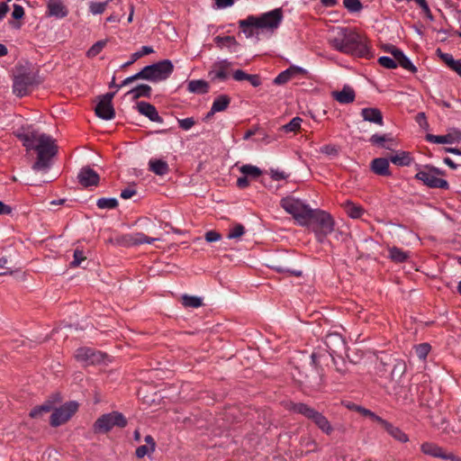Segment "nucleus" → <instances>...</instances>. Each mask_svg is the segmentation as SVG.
I'll return each mask as SVG.
<instances>
[{
	"instance_id": "1",
	"label": "nucleus",
	"mask_w": 461,
	"mask_h": 461,
	"mask_svg": "<svg viewBox=\"0 0 461 461\" xmlns=\"http://www.w3.org/2000/svg\"><path fill=\"white\" fill-rule=\"evenodd\" d=\"M329 44L337 51L359 58H368L370 48L366 39L348 27H333L329 31Z\"/></svg>"
},
{
	"instance_id": "2",
	"label": "nucleus",
	"mask_w": 461,
	"mask_h": 461,
	"mask_svg": "<svg viewBox=\"0 0 461 461\" xmlns=\"http://www.w3.org/2000/svg\"><path fill=\"white\" fill-rule=\"evenodd\" d=\"M18 138L27 150L37 152V160L32 166L34 170L46 169L50 167L51 158L57 153V146L51 136L34 130H28L19 133Z\"/></svg>"
},
{
	"instance_id": "3",
	"label": "nucleus",
	"mask_w": 461,
	"mask_h": 461,
	"mask_svg": "<svg viewBox=\"0 0 461 461\" xmlns=\"http://www.w3.org/2000/svg\"><path fill=\"white\" fill-rule=\"evenodd\" d=\"M283 20L282 9L276 8L259 16L249 15L239 22V26L247 38L258 36L260 32L273 33Z\"/></svg>"
},
{
	"instance_id": "4",
	"label": "nucleus",
	"mask_w": 461,
	"mask_h": 461,
	"mask_svg": "<svg viewBox=\"0 0 461 461\" xmlns=\"http://www.w3.org/2000/svg\"><path fill=\"white\" fill-rule=\"evenodd\" d=\"M280 204L287 213L293 215L294 220L301 226H307L310 224L313 210L311 209L308 204H305L300 199L291 196L283 198Z\"/></svg>"
},
{
	"instance_id": "5",
	"label": "nucleus",
	"mask_w": 461,
	"mask_h": 461,
	"mask_svg": "<svg viewBox=\"0 0 461 461\" xmlns=\"http://www.w3.org/2000/svg\"><path fill=\"white\" fill-rule=\"evenodd\" d=\"M288 410L295 413L302 414L305 418L312 420L320 429L328 435L333 431V428L328 419L321 412L305 403L291 402L288 406Z\"/></svg>"
},
{
	"instance_id": "6",
	"label": "nucleus",
	"mask_w": 461,
	"mask_h": 461,
	"mask_svg": "<svg viewBox=\"0 0 461 461\" xmlns=\"http://www.w3.org/2000/svg\"><path fill=\"white\" fill-rule=\"evenodd\" d=\"M445 176V172L432 166H425L416 175L415 178L421 181L429 188L448 189L449 184L439 176Z\"/></svg>"
},
{
	"instance_id": "7",
	"label": "nucleus",
	"mask_w": 461,
	"mask_h": 461,
	"mask_svg": "<svg viewBox=\"0 0 461 461\" xmlns=\"http://www.w3.org/2000/svg\"><path fill=\"white\" fill-rule=\"evenodd\" d=\"M174 66L170 60L165 59L156 64L144 67L140 71L141 79L153 82L167 79L173 72Z\"/></svg>"
},
{
	"instance_id": "8",
	"label": "nucleus",
	"mask_w": 461,
	"mask_h": 461,
	"mask_svg": "<svg viewBox=\"0 0 461 461\" xmlns=\"http://www.w3.org/2000/svg\"><path fill=\"white\" fill-rule=\"evenodd\" d=\"M126 425L127 420L121 412L112 411L100 416L93 429L95 433H106L114 427L124 428Z\"/></svg>"
},
{
	"instance_id": "9",
	"label": "nucleus",
	"mask_w": 461,
	"mask_h": 461,
	"mask_svg": "<svg viewBox=\"0 0 461 461\" xmlns=\"http://www.w3.org/2000/svg\"><path fill=\"white\" fill-rule=\"evenodd\" d=\"M78 409V404L76 402H69L56 409L50 417V424L53 427H58L68 421Z\"/></svg>"
},
{
	"instance_id": "10",
	"label": "nucleus",
	"mask_w": 461,
	"mask_h": 461,
	"mask_svg": "<svg viewBox=\"0 0 461 461\" xmlns=\"http://www.w3.org/2000/svg\"><path fill=\"white\" fill-rule=\"evenodd\" d=\"M76 359L83 365H95L104 361V354L91 348H79L75 353Z\"/></svg>"
},
{
	"instance_id": "11",
	"label": "nucleus",
	"mask_w": 461,
	"mask_h": 461,
	"mask_svg": "<svg viewBox=\"0 0 461 461\" xmlns=\"http://www.w3.org/2000/svg\"><path fill=\"white\" fill-rule=\"evenodd\" d=\"M311 221H314L320 228V231L324 236L331 233L334 230V221L330 214L321 210H313Z\"/></svg>"
},
{
	"instance_id": "12",
	"label": "nucleus",
	"mask_w": 461,
	"mask_h": 461,
	"mask_svg": "<svg viewBox=\"0 0 461 461\" xmlns=\"http://www.w3.org/2000/svg\"><path fill=\"white\" fill-rule=\"evenodd\" d=\"M420 450L423 454L433 457L449 461H461V457L455 456L451 452H446L444 448L431 442L422 443Z\"/></svg>"
},
{
	"instance_id": "13",
	"label": "nucleus",
	"mask_w": 461,
	"mask_h": 461,
	"mask_svg": "<svg viewBox=\"0 0 461 461\" xmlns=\"http://www.w3.org/2000/svg\"><path fill=\"white\" fill-rule=\"evenodd\" d=\"M231 62L227 59H221L215 62L209 71V77L212 80L225 81L230 77Z\"/></svg>"
},
{
	"instance_id": "14",
	"label": "nucleus",
	"mask_w": 461,
	"mask_h": 461,
	"mask_svg": "<svg viewBox=\"0 0 461 461\" xmlns=\"http://www.w3.org/2000/svg\"><path fill=\"white\" fill-rule=\"evenodd\" d=\"M325 345L330 356L337 355L345 348V341L338 333L328 334L325 338Z\"/></svg>"
},
{
	"instance_id": "15",
	"label": "nucleus",
	"mask_w": 461,
	"mask_h": 461,
	"mask_svg": "<svg viewBox=\"0 0 461 461\" xmlns=\"http://www.w3.org/2000/svg\"><path fill=\"white\" fill-rule=\"evenodd\" d=\"M78 182L85 187L97 185L99 182V175L92 168L83 167L77 176Z\"/></svg>"
},
{
	"instance_id": "16",
	"label": "nucleus",
	"mask_w": 461,
	"mask_h": 461,
	"mask_svg": "<svg viewBox=\"0 0 461 461\" xmlns=\"http://www.w3.org/2000/svg\"><path fill=\"white\" fill-rule=\"evenodd\" d=\"M426 140L432 143L452 144L461 140V131L458 130H455L453 132L447 133L446 135L428 134L426 136Z\"/></svg>"
},
{
	"instance_id": "17",
	"label": "nucleus",
	"mask_w": 461,
	"mask_h": 461,
	"mask_svg": "<svg viewBox=\"0 0 461 461\" xmlns=\"http://www.w3.org/2000/svg\"><path fill=\"white\" fill-rule=\"evenodd\" d=\"M137 109L140 113L148 117L151 122H163V119L159 116L154 105L146 102H140L137 104Z\"/></svg>"
},
{
	"instance_id": "18",
	"label": "nucleus",
	"mask_w": 461,
	"mask_h": 461,
	"mask_svg": "<svg viewBox=\"0 0 461 461\" xmlns=\"http://www.w3.org/2000/svg\"><path fill=\"white\" fill-rule=\"evenodd\" d=\"M331 95L337 102L342 104L354 102L356 97L354 89L349 86H344L340 91L332 92Z\"/></svg>"
},
{
	"instance_id": "19",
	"label": "nucleus",
	"mask_w": 461,
	"mask_h": 461,
	"mask_svg": "<svg viewBox=\"0 0 461 461\" xmlns=\"http://www.w3.org/2000/svg\"><path fill=\"white\" fill-rule=\"evenodd\" d=\"M361 116L364 121L382 126L384 124L383 114L381 111L375 107L363 108Z\"/></svg>"
},
{
	"instance_id": "20",
	"label": "nucleus",
	"mask_w": 461,
	"mask_h": 461,
	"mask_svg": "<svg viewBox=\"0 0 461 461\" xmlns=\"http://www.w3.org/2000/svg\"><path fill=\"white\" fill-rule=\"evenodd\" d=\"M95 113L104 120H112L115 116V112L112 104L100 100L95 107Z\"/></svg>"
},
{
	"instance_id": "21",
	"label": "nucleus",
	"mask_w": 461,
	"mask_h": 461,
	"mask_svg": "<svg viewBox=\"0 0 461 461\" xmlns=\"http://www.w3.org/2000/svg\"><path fill=\"white\" fill-rule=\"evenodd\" d=\"M48 14L57 18L67 16L68 10L60 0H50L48 3Z\"/></svg>"
},
{
	"instance_id": "22",
	"label": "nucleus",
	"mask_w": 461,
	"mask_h": 461,
	"mask_svg": "<svg viewBox=\"0 0 461 461\" xmlns=\"http://www.w3.org/2000/svg\"><path fill=\"white\" fill-rule=\"evenodd\" d=\"M372 171L379 176H390L389 160L384 158H377L371 162Z\"/></svg>"
},
{
	"instance_id": "23",
	"label": "nucleus",
	"mask_w": 461,
	"mask_h": 461,
	"mask_svg": "<svg viewBox=\"0 0 461 461\" xmlns=\"http://www.w3.org/2000/svg\"><path fill=\"white\" fill-rule=\"evenodd\" d=\"M230 103V98L227 95H221L217 96L212 104L211 110L208 113V117L213 115L216 113L225 111Z\"/></svg>"
},
{
	"instance_id": "24",
	"label": "nucleus",
	"mask_w": 461,
	"mask_h": 461,
	"mask_svg": "<svg viewBox=\"0 0 461 461\" xmlns=\"http://www.w3.org/2000/svg\"><path fill=\"white\" fill-rule=\"evenodd\" d=\"M30 86L29 79L25 77H15L13 85V91L15 95L23 97L28 94Z\"/></svg>"
},
{
	"instance_id": "25",
	"label": "nucleus",
	"mask_w": 461,
	"mask_h": 461,
	"mask_svg": "<svg viewBox=\"0 0 461 461\" xmlns=\"http://www.w3.org/2000/svg\"><path fill=\"white\" fill-rule=\"evenodd\" d=\"M214 41L220 49L227 48L230 52H236L238 50L239 43L232 36H217Z\"/></svg>"
},
{
	"instance_id": "26",
	"label": "nucleus",
	"mask_w": 461,
	"mask_h": 461,
	"mask_svg": "<svg viewBox=\"0 0 461 461\" xmlns=\"http://www.w3.org/2000/svg\"><path fill=\"white\" fill-rule=\"evenodd\" d=\"M303 68L298 67H290L285 71L281 72L275 79L276 85H284L287 83L295 74L303 72Z\"/></svg>"
},
{
	"instance_id": "27",
	"label": "nucleus",
	"mask_w": 461,
	"mask_h": 461,
	"mask_svg": "<svg viewBox=\"0 0 461 461\" xmlns=\"http://www.w3.org/2000/svg\"><path fill=\"white\" fill-rule=\"evenodd\" d=\"M382 426L396 440L402 443H405L409 440L407 434H405L401 429H399L398 427H394L388 421L384 420V423H383Z\"/></svg>"
},
{
	"instance_id": "28",
	"label": "nucleus",
	"mask_w": 461,
	"mask_h": 461,
	"mask_svg": "<svg viewBox=\"0 0 461 461\" xmlns=\"http://www.w3.org/2000/svg\"><path fill=\"white\" fill-rule=\"evenodd\" d=\"M149 168L158 176H164L169 171L167 163L162 159H150L149 162Z\"/></svg>"
},
{
	"instance_id": "29",
	"label": "nucleus",
	"mask_w": 461,
	"mask_h": 461,
	"mask_svg": "<svg viewBox=\"0 0 461 461\" xmlns=\"http://www.w3.org/2000/svg\"><path fill=\"white\" fill-rule=\"evenodd\" d=\"M407 370L406 363L402 359H395L390 374L392 381H399Z\"/></svg>"
},
{
	"instance_id": "30",
	"label": "nucleus",
	"mask_w": 461,
	"mask_h": 461,
	"mask_svg": "<svg viewBox=\"0 0 461 461\" xmlns=\"http://www.w3.org/2000/svg\"><path fill=\"white\" fill-rule=\"evenodd\" d=\"M187 90L194 94H206L209 90V85L202 79L191 80L188 82Z\"/></svg>"
},
{
	"instance_id": "31",
	"label": "nucleus",
	"mask_w": 461,
	"mask_h": 461,
	"mask_svg": "<svg viewBox=\"0 0 461 461\" xmlns=\"http://www.w3.org/2000/svg\"><path fill=\"white\" fill-rule=\"evenodd\" d=\"M390 161L400 167L409 166L411 163V157L409 152L398 151L390 157Z\"/></svg>"
},
{
	"instance_id": "32",
	"label": "nucleus",
	"mask_w": 461,
	"mask_h": 461,
	"mask_svg": "<svg viewBox=\"0 0 461 461\" xmlns=\"http://www.w3.org/2000/svg\"><path fill=\"white\" fill-rule=\"evenodd\" d=\"M343 207L347 214L353 219H358L364 213V209L351 201H346L343 203Z\"/></svg>"
},
{
	"instance_id": "33",
	"label": "nucleus",
	"mask_w": 461,
	"mask_h": 461,
	"mask_svg": "<svg viewBox=\"0 0 461 461\" xmlns=\"http://www.w3.org/2000/svg\"><path fill=\"white\" fill-rule=\"evenodd\" d=\"M113 0H104L101 2L91 1L88 4V10L93 15L102 14L106 10L108 5Z\"/></svg>"
},
{
	"instance_id": "34",
	"label": "nucleus",
	"mask_w": 461,
	"mask_h": 461,
	"mask_svg": "<svg viewBox=\"0 0 461 461\" xmlns=\"http://www.w3.org/2000/svg\"><path fill=\"white\" fill-rule=\"evenodd\" d=\"M158 239L149 238L142 232L132 233L129 236V242L132 245L151 244Z\"/></svg>"
},
{
	"instance_id": "35",
	"label": "nucleus",
	"mask_w": 461,
	"mask_h": 461,
	"mask_svg": "<svg viewBox=\"0 0 461 461\" xmlns=\"http://www.w3.org/2000/svg\"><path fill=\"white\" fill-rule=\"evenodd\" d=\"M240 171L242 175L251 179H256L262 175V170L259 167L250 164L242 165L240 167Z\"/></svg>"
},
{
	"instance_id": "36",
	"label": "nucleus",
	"mask_w": 461,
	"mask_h": 461,
	"mask_svg": "<svg viewBox=\"0 0 461 461\" xmlns=\"http://www.w3.org/2000/svg\"><path fill=\"white\" fill-rule=\"evenodd\" d=\"M151 92V87L148 85H139L127 93V95H131L132 99H138L141 96H149Z\"/></svg>"
},
{
	"instance_id": "37",
	"label": "nucleus",
	"mask_w": 461,
	"mask_h": 461,
	"mask_svg": "<svg viewBox=\"0 0 461 461\" xmlns=\"http://www.w3.org/2000/svg\"><path fill=\"white\" fill-rule=\"evenodd\" d=\"M154 52V50L150 46H143L140 50L134 52L131 55V60L124 63L122 68H126L133 64L136 60L145 55H149Z\"/></svg>"
},
{
	"instance_id": "38",
	"label": "nucleus",
	"mask_w": 461,
	"mask_h": 461,
	"mask_svg": "<svg viewBox=\"0 0 461 461\" xmlns=\"http://www.w3.org/2000/svg\"><path fill=\"white\" fill-rule=\"evenodd\" d=\"M389 258L394 261V262H404L408 258L409 255L406 251H403L402 249L393 247L389 249Z\"/></svg>"
},
{
	"instance_id": "39",
	"label": "nucleus",
	"mask_w": 461,
	"mask_h": 461,
	"mask_svg": "<svg viewBox=\"0 0 461 461\" xmlns=\"http://www.w3.org/2000/svg\"><path fill=\"white\" fill-rule=\"evenodd\" d=\"M181 299L185 307L198 308L203 304L202 299L198 296L184 294Z\"/></svg>"
},
{
	"instance_id": "40",
	"label": "nucleus",
	"mask_w": 461,
	"mask_h": 461,
	"mask_svg": "<svg viewBox=\"0 0 461 461\" xmlns=\"http://www.w3.org/2000/svg\"><path fill=\"white\" fill-rule=\"evenodd\" d=\"M245 234V227L240 223H235L229 230L227 238L229 240H239Z\"/></svg>"
},
{
	"instance_id": "41",
	"label": "nucleus",
	"mask_w": 461,
	"mask_h": 461,
	"mask_svg": "<svg viewBox=\"0 0 461 461\" xmlns=\"http://www.w3.org/2000/svg\"><path fill=\"white\" fill-rule=\"evenodd\" d=\"M302 118L296 116L294 117L288 123L283 125L280 130L285 132H296L301 128Z\"/></svg>"
},
{
	"instance_id": "42",
	"label": "nucleus",
	"mask_w": 461,
	"mask_h": 461,
	"mask_svg": "<svg viewBox=\"0 0 461 461\" xmlns=\"http://www.w3.org/2000/svg\"><path fill=\"white\" fill-rule=\"evenodd\" d=\"M96 205L100 209H114L118 206V201L115 198H99Z\"/></svg>"
},
{
	"instance_id": "43",
	"label": "nucleus",
	"mask_w": 461,
	"mask_h": 461,
	"mask_svg": "<svg viewBox=\"0 0 461 461\" xmlns=\"http://www.w3.org/2000/svg\"><path fill=\"white\" fill-rule=\"evenodd\" d=\"M343 5L349 13H358L363 9L360 0H343Z\"/></svg>"
},
{
	"instance_id": "44",
	"label": "nucleus",
	"mask_w": 461,
	"mask_h": 461,
	"mask_svg": "<svg viewBox=\"0 0 461 461\" xmlns=\"http://www.w3.org/2000/svg\"><path fill=\"white\" fill-rule=\"evenodd\" d=\"M106 45V41H99L97 42H95L86 52V56L88 58H94L95 57L96 55H98L102 50L104 48V46Z\"/></svg>"
},
{
	"instance_id": "45",
	"label": "nucleus",
	"mask_w": 461,
	"mask_h": 461,
	"mask_svg": "<svg viewBox=\"0 0 461 461\" xmlns=\"http://www.w3.org/2000/svg\"><path fill=\"white\" fill-rule=\"evenodd\" d=\"M397 65H400L402 68L411 71L416 72V67L411 62V60L404 55V53L400 57V59L395 60Z\"/></svg>"
},
{
	"instance_id": "46",
	"label": "nucleus",
	"mask_w": 461,
	"mask_h": 461,
	"mask_svg": "<svg viewBox=\"0 0 461 461\" xmlns=\"http://www.w3.org/2000/svg\"><path fill=\"white\" fill-rule=\"evenodd\" d=\"M397 65H400L402 68L411 71L416 72V67L411 62V60L404 55V53L400 57V59L395 60Z\"/></svg>"
},
{
	"instance_id": "47",
	"label": "nucleus",
	"mask_w": 461,
	"mask_h": 461,
	"mask_svg": "<svg viewBox=\"0 0 461 461\" xmlns=\"http://www.w3.org/2000/svg\"><path fill=\"white\" fill-rule=\"evenodd\" d=\"M86 257L83 250L81 249H75L73 254V260L70 263V266L72 267H78L84 260H86Z\"/></svg>"
},
{
	"instance_id": "48",
	"label": "nucleus",
	"mask_w": 461,
	"mask_h": 461,
	"mask_svg": "<svg viewBox=\"0 0 461 461\" xmlns=\"http://www.w3.org/2000/svg\"><path fill=\"white\" fill-rule=\"evenodd\" d=\"M359 413L365 417H367L369 418L370 420L375 421V422H378L379 424H383L384 423V420L383 418L379 417L378 415H376L375 412H373L372 411L368 410V409H366L364 407H362L360 409V411Z\"/></svg>"
},
{
	"instance_id": "49",
	"label": "nucleus",
	"mask_w": 461,
	"mask_h": 461,
	"mask_svg": "<svg viewBox=\"0 0 461 461\" xmlns=\"http://www.w3.org/2000/svg\"><path fill=\"white\" fill-rule=\"evenodd\" d=\"M429 351L430 346L428 343H422L415 347V352L420 359H425Z\"/></svg>"
},
{
	"instance_id": "50",
	"label": "nucleus",
	"mask_w": 461,
	"mask_h": 461,
	"mask_svg": "<svg viewBox=\"0 0 461 461\" xmlns=\"http://www.w3.org/2000/svg\"><path fill=\"white\" fill-rule=\"evenodd\" d=\"M391 140L392 138L389 135L374 134L371 136L369 141L374 145L384 147V142Z\"/></svg>"
},
{
	"instance_id": "51",
	"label": "nucleus",
	"mask_w": 461,
	"mask_h": 461,
	"mask_svg": "<svg viewBox=\"0 0 461 461\" xmlns=\"http://www.w3.org/2000/svg\"><path fill=\"white\" fill-rule=\"evenodd\" d=\"M378 62L382 67L386 68H395L397 67L396 61L386 56L380 57Z\"/></svg>"
},
{
	"instance_id": "52",
	"label": "nucleus",
	"mask_w": 461,
	"mask_h": 461,
	"mask_svg": "<svg viewBox=\"0 0 461 461\" xmlns=\"http://www.w3.org/2000/svg\"><path fill=\"white\" fill-rule=\"evenodd\" d=\"M413 1L421 8L422 12L424 13V14L426 15L427 18H429V20L433 19L431 11H430L426 0H413Z\"/></svg>"
},
{
	"instance_id": "53",
	"label": "nucleus",
	"mask_w": 461,
	"mask_h": 461,
	"mask_svg": "<svg viewBox=\"0 0 461 461\" xmlns=\"http://www.w3.org/2000/svg\"><path fill=\"white\" fill-rule=\"evenodd\" d=\"M179 127L185 131L190 130L195 123L194 118L188 117L185 119H178L177 120Z\"/></svg>"
},
{
	"instance_id": "54",
	"label": "nucleus",
	"mask_w": 461,
	"mask_h": 461,
	"mask_svg": "<svg viewBox=\"0 0 461 461\" xmlns=\"http://www.w3.org/2000/svg\"><path fill=\"white\" fill-rule=\"evenodd\" d=\"M439 57L451 69H453V67L458 62V60H456L453 56L448 53H440Z\"/></svg>"
},
{
	"instance_id": "55",
	"label": "nucleus",
	"mask_w": 461,
	"mask_h": 461,
	"mask_svg": "<svg viewBox=\"0 0 461 461\" xmlns=\"http://www.w3.org/2000/svg\"><path fill=\"white\" fill-rule=\"evenodd\" d=\"M416 122L419 126L424 130L429 129V122L427 121L426 115L424 113H419L415 118Z\"/></svg>"
},
{
	"instance_id": "56",
	"label": "nucleus",
	"mask_w": 461,
	"mask_h": 461,
	"mask_svg": "<svg viewBox=\"0 0 461 461\" xmlns=\"http://www.w3.org/2000/svg\"><path fill=\"white\" fill-rule=\"evenodd\" d=\"M321 152L328 156H337L339 151L334 145H325L321 148Z\"/></svg>"
},
{
	"instance_id": "57",
	"label": "nucleus",
	"mask_w": 461,
	"mask_h": 461,
	"mask_svg": "<svg viewBox=\"0 0 461 461\" xmlns=\"http://www.w3.org/2000/svg\"><path fill=\"white\" fill-rule=\"evenodd\" d=\"M205 240L207 242H215L221 239V236L219 232L215 230H209L205 233Z\"/></svg>"
},
{
	"instance_id": "58",
	"label": "nucleus",
	"mask_w": 461,
	"mask_h": 461,
	"mask_svg": "<svg viewBox=\"0 0 461 461\" xmlns=\"http://www.w3.org/2000/svg\"><path fill=\"white\" fill-rule=\"evenodd\" d=\"M137 79H141V75L140 72H138L137 74L133 75V76H131L127 78H125L121 85H118L116 86L117 89L121 88L122 86H127L129 85L130 83L137 80Z\"/></svg>"
},
{
	"instance_id": "59",
	"label": "nucleus",
	"mask_w": 461,
	"mask_h": 461,
	"mask_svg": "<svg viewBox=\"0 0 461 461\" xmlns=\"http://www.w3.org/2000/svg\"><path fill=\"white\" fill-rule=\"evenodd\" d=\"M23 15H24L23 8L19 5H14V10L12 13L13 18L19 20V19L23 18Z\"/></svg>"
},
{
	"instance_id": "60",
	"label": "nucleus",
	"mask_w": 461,
	"mask_h": 461,
	"mask_svg": "<svg viewBox=\"0 0 461 461\" xmlns=\"http://www.w3.org/2000/svg\"><path fill=\"white\" fill-rule=\"evenodd\" d=\"M249 76V74H247L241 69L235 70L232 74V77L236 81L247 80Z\"/></svg>"
},
{
	"instance_id": "61",
	"label": "nucleus",
	"mask_w": 461,
	"mask_h": 461,
	"mask_svg": "<svg viewBox=\"0 0 461 461\" xmlns=\"http://www.w3.org/2000/svg\"><path fill=\"white\" fill-rule=\"evenodd\" d=\"M149 453H150V450H149V447L148 446H140L139 447H137L136 449V456L138 458H142L144 457L146 455H148Z\"/></svg>"
},
{
	"instance_id": "62",
	"label": "nucleus",
	"mask_w": 461,
	"mask_h": 461,
	"mask_svg": "<svg viewBox=\"0 0 461 461\" xmlns=\"http://www.w3.org/2000/svg\"><path fill=\"white\" fill-rule=\"evenodd\" d=\"M270 175H271V177L276 181H279V180H283V179L286 178V175L285 174V172L279 171L277 169H271Z\"/></svg>"
},
{
	"instance_id": "63",
	"label": "nucleus",
	"mask_w": 461,
	"mask_h": 461,
	"mask_svg": "<svg viewBox=\"0 0 461 461\" xmlns=\"http://www.w3.org/2000/svg\"><path fill=\"white\" fill-rule=\"evenodd\" d=\"M136 194V190L132 187L125 188L121 192V197L122 199H130Z\"/></svg>"
},
{
	"instance_id": "64",
	"label": "nucleus",
	"mask_w": 461,
	"mask_h": 461,
	"mask_svg": "<svg viewBox=\"0 0 461 461\" xmlns=\"http://www.w3.org/2000/svg\"><path fill=\"white\" fill-rule=\"evenodd\" d=\"M249 185V177L245 176L244 175H242V176L239 177L237 179V186L239 188H246Z\"/></svg>"
}]
</instances>
